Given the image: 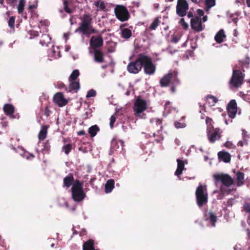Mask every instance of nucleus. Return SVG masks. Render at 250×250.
Instances as JSON below:
<instances>
[{"label":"nucleus","instance_id":"61","mask_svg":"<svg viewBox=\"0 0 250 250\" xmlns=\"http://www.w3.org/2000/svg\"><path fill=\"white\" fill-rule=\"evenodd\" d=\"M77 134L79 136L84 135L85 134V132L84 130H82L78 131L77 133Z\"/></svg>","mask_w":250,"mask_h":250},{"label":"nucleus","instance_id":"53","mask_svg":"<svg viewBox=\"0 0 250 250\" xmlns=\"http://www.w3.org/2000/svg\"><path fill=\"white\" fill-rule=\"evenodd\" d=\"M17 0H6L7 4L11 7H14L15 3Z\"/></svg>","mask_w":250,"mask_h":250},{"label":"nucleus","instance_id":"60","mask_svg":"<svg viewBox=\"0 0 250 250\" xmlns=\"http://www.w3.org/2000/svg\"><path fill=\"white\" fill-rule=\"evenodd\" d=\"M37 7V4H31L28 6V9L30 11H32L33 9H36Z\"/></svg>","mask_w":250,"mask_h":250},{"label":"nucleus","instance_id":"34","mask_svg":"<svg viewBox=\"0 0 250 250\" xmlns=\"http://www.w3.org/2000/svg\"><path fill=\"white\" fill-rule=\"evenodd\" d=\"M69 84L70 90H78L80 89V83L78 81H71Z\"/></svg>","mask_w":250,"mask_h":250},{"label":"nucleus","instance_id":"42","mask_svg":"<svg viewBox=\"0 0 250 250\" xmlns=\"http://www.w3.org/2000/svg\"><path fill=\"white\" fill-rule=\"evenodd\" d=\"M15 19V16H11L8 21V26L11 29L14 28Z\"/></svg>","mask_w":250,"mask_h":250},{"label":"nucleus","instance_id":"47","mask_svg":"<svg viewBox=\"0 0 250 250\" xmlns=\"http://www.w3.org/2000/svg\"><path fill=\"white\" fill-rule=\"evenodd\" d=\"M224 146L229 149L234 148L235 147V146H234L233 144L229 141H227L225 143Z\"/></svg>","mask_w":250,"mask_h":250},{"label":"nucleus","instance_id":"58","mask_svg":"<svg viewBox=\"0 0 250 250\" xmlns=\"http://www.w3.org/2000/svg\"><path fill=\"white\" fill-rule=\"evenodd\" d=\"M25 157L27 159H32L35 157V156L33 154L28 153L27 155L25 154Z\"/></svg>","mask_w":250,"mask_h":250},{"label":"nucleus","instance_id":"39","mask_svg":"<svg viewBox=\"0 0 250 250\" xmlns=\"http://www.w3.org/2000/svg\"><path fill=\"white\" fill-rule=\"evenodd\" d=\"M205 4L206 8L209 9L215 5V0H205Z\"/></svg>","mask_w":250,"mask_h":250},{"label":"nucleus","instance_id":"17","mask_svg":"<svg viewBox=\"0 0 250 250\" xmlns=\"http://www.w3.org/2000/svg\"><path fill=\"white\" fill-rule=\"evenodd\" d=\"M150 123L151 127L157 131L158 134H160L163 128L162 120L158 118H152L150 120Z\"/></svg>","mask_w":250,"mask_h":250},{"label":"nucleus","instance_id":"51","mask_svg":"<svg viewBox=\"0 0 250 250\" xmlns=\"http://www.w3.org/2000/svg\"><path fill=\"white\" fill-rule=\"evenodd\" d=\"M180 23L183 26L184 28L187 29L188 27V23L185 22L184 19L182 18L180 21Z\"/></svg>","mask_w":250,"mask_h":250},{"label":"nucleus","instance_id":"28","mask_svg":"<svg viewBox=\"0 0 250 250\" xmlns=\"http://www.w3.org/2000/svg\"><path fill=\"white\" fill-rule=\"evenodd\" d=\"M50 41L51 38L48 35L43 34L40 42L42 46H47L48 43L50 42Z\"/></svg>","mask_w":250,"mask_h":250},{"label":"nucleus","instance_id":"63","mask_svg":"<svg viewBox=\"0 0 250 250\" xmlns=\"http://www.w3.org/2000/svg\"><path fill=\"white\" fill-rule=\"evenodd\" d=\"M100 3H101V2L100 1H97L95 2L94 5H95L96 7H99Z\"/></svg>","mask_w":250,"mask_h":250},{"label":"nucleus","instance_id":"24","mask_svg":"<svg viewBox=\"0 0 250 250\" xmlns=\"http://www.w3.org/2000/svg\"><path fill=\"white\" fill-rule=\"evenodd\" d=\"M207 221H209L212 227L215 226V223L217 221V216L215 212L209 211L208 213V217L206 219Z\"/></svg>","mask_w":250,"mask_h":250},{"label":"nucleus","instance_id":"35","mask_svg":"<svg viewBox=\"0 0 250 250\" xmlns=\"http://www.w3.org/2000/svg\"><path fill=\"white\" fill-rule=\"evenodd\" d=\"M243 210L247 213H250L248 216V223L250 224V202H246L243 205Z\"/></svg>","mask_w":250,"mask_h":250},{"label":"nucleus","instance_id":"32","mask_svg":"<svg viewBox=\"0 0 250 250\" xmlns=\"http://www.w3.org/2000/svg\"><path fill=\"white\" fill-rule=\"evenodd\" d=\"M227 192L226 189L223 187H221L220 190H215L213 191V193H218V195L217 196V199L218 200H221L223 198L224 196L225 193Z\"/></svg>","mask_w":250,"mask_h":250},{"label":"nucleus","instance_id":"33","mask_svg":"<svg viewBox=\"0 0 250 250\" xmlns=\"http://www.w3.org/2000/svg\"><path fill=\"white\" fill-rule=\"evenodd\" d=\"M161 23V21L160 18L157 17L156 18L152 23L150 24L149 29L150 30H154L156 29V28L160 25Z\"/></svg>","mask_w":250,"mask_h":250},{"label":"nucleus","instance_id":"19","mask_svg":"<svg viewBox=\"0 0 250 250\" xmlns=\"http://www.w3.org/2000/svg\"><path fill=\"white\" fill-rule=\"evenodd\" d=\"M94 59L97 62L102 63L104 62V53L99 49L94 50Z\"/></svg>","mask_w":250,"mask_h":250},{"label":"nucleus","instance_id":"38","mask_svg":"<svg viewBox=\"0 0 250 250\" xmlns=\"http://www.w3.org/2000/svg\"><path fill=\"white\" fill-rule=\"evenodd\" d=\"M72 144H68L66 145H64L62 147V150L63 151L65 154L68 155L70 152L71 151L72 149Z\"/></svg>","mask_w":250,"mask_h":250},{"label":"nucleus","instance_id":"5","mask_svg":"<svg viewBox=\"0 0 250 250\" xmlns=\"http://www.w3.org/2000/svg\"><path fill=\"white\" fill-rule=\"evenodd\" d=\"M237 65L233 68L232 76L229 81V84L235 88L241 87L245 78V74L241 70L237 69Z\"/></svg>","mask_w":250,"mask_h":250},{"label":"nucleus","instance_id":"25","mask_svg":"<svg viewBox=\"0 0 250 250\" xmlns=\"http://www.w3.org/2000/svg\"><path fill=\"white\" fill-rule=\"evenodd\" d=\"M244 173L241 171H238L236 174V185L240 187L244 184Z\"/></svg>","mask_w":250,"mask_h":250},{"label":"nucleus","instance_id":"3","mask_svg":"<svg viewBox=\"0 0 250 250\" xmlns=\"http://www.w3.org/2000/svg\"><path fill=\"white\" fill-rule=\"evenodd\" d=\"M72 198L76 202L83 201L86 197V194L83 191V183L79 180H75L71 188Z\"/></svg>","mask_w":250,"mask_h":250},{"label":"nucleus","instance_id":"56","mask_svg":"<svg viewBox=\"0 0 250 250\" xmlns=\"http://www.w3.org/2000/svg\"><path fill=\"white\" fill-rule=\"evenodd\" d=\"M30 35L33 37H38L39 35V32L36 31H31Z\"/></svg>","mask_w":250,"mask_h":250},{"label":"nucleus","instance_id":"13","mask_svg":"<svg viewBox=\"0 0 250 250\" xmlns=\"http://www.w3.org/2000/svg\"><path fill=\"white\" fill-rule=\"evenodd\" d=\"M90 47L93 50H97L103 46L104 41L101 35L98 36H92L89 41Z\"/></svg>","mask_w":250,"mask_h":250},{"label":"nucleus","instance_id":"59","mask_svg":"<svg viewBox=\"0 0 250 250\" xmlns=\"http://www.w3.org/2000/svg\"><path fill=\"white\" fill-rule=\"evenodd\" d=\"M197 14L200 16L199 17L204 16V12L203 10L198 9L197 11Z\"/></svg>","mask_w":250,"mask_h":250},{"label":"nucleus","instance_id":"23","mask_svg":"<svg viewBox=\"0 0 250 250\" xmlns=\"http://www.w3.org/2000/svg\"><path fill=\"white\" fill-rule=\"evenodd\" d=\"M177 168L175 172V174L177 176L180 175L183 172V170L185 168L184 162L180 159H177Z\"/></svg>","mask_w":250,"mask_h":250},{"label":"nucleus","instance_id":"64","mask_svg":"<svg viewBox=\"0 0 250 250\" xmlns=\"http://www.w3.org/2000/svg\"><path fill=\"white\" fill-rule=\"evenodd\" d=\"M193 15L192 12H191L190 11L188 12V18H190L193 17Z\"/></svg>","mask_w":250,"mask_h":250},{"label":"nucleus","instance_id":"62","mask_svg":"<svg viewBox=\"0 0 250 250\" xmlns=\"http://www.w3.org/2000/svg\"><path fill=\"white\" fill-rule=\"evenodd\" d=\"M246 134H247V131H245V130H242V136H243V139H244V138L246 139V137L247 136V135Z\"/></svg>","mask_w":250,"mask_h":250},{"label":"nucleus","instance_id":"40","mask_svg":"<svg viewBox=\"0 0 250 250\" xmlns=\"http://www.w3.org/2000/svg\"><path fill=\"white\" fill-rule=\"evenodd\" d=\"M249 65V63L248 62H247L246 61H239V65H237L238 66L237 69H239L240 70L241 69L243 71H244V68L248 67Z\"/></svg>","mask_w":250,"mask_h":250},{"label":"nucleus","instance_id":"44","mask_svg":"<svg viewBox=\"0 0 250 250\" xmlns=\"http://www.w3.org/2000/svg\"><path fill=\"white\" fill-rule=\"evenodd\" d=\"M63 4L64 10L67 13H71L72 12V11L70 8L68 7V1L66 0H64L63 1Z\"/></svg>","mask_w":250,"mask_h":250},{"label":"nucleus","instance_id":"54","mask_svg":"<svg viewBox=\"0 0 250 250\" xmlns=\"http://www.w3.org/2000/svg\"><path fill=\"white\" fill-rule=\"evenodd\" d=\"M51 113V111L49 109L48 106H46L44 109V114L47 117H48Z\"/></svg>","mask_w":250,"mask_h":250},{"label":"nucleus","instance_id":"46","mask_svg":"<svg viewBox=\"0 0 250 250\" xmlns=\"http://www.w3.org/2000/svg\"><path fill=\"white\" fill-rule=\"evenodd\" d=\"M248 145V140L247 139H243V141H240L237 143V146H247Z\"/></svg>","mask_w":250,"mask_h":250},{"label":"nucleus","instance_id":"21","mask_svg":"<svg viewBox=\"0 0 250 250\" xmlns=\"http://www.w3.org/2000/svg\"><path fill=\"white\" fill-rule=\"evenodd\" d=\"M3 110L5 114L9 116H12L15 112L14 106L9 104H5L3 107Z\"/></svg>","mask_w":250,"mask_h":250},{"label":"nucleus","instance_id":"57","mask_svg":"<svg viewBox=\"0 0 250 250\" xmlns=\"http://www.w3.org/2000/svg\"><path fill=\"white\" fill-rule=\"evenodd\" d=\"M179 40V38L173 36L171 39V42L173 43H177Z\"/></svg>","mask_w":250,"mask_h":250},{"label":"nucleus","instance_id":"30","mask_svg":"<svg viewBox=\"0 0 250 250\" xmlns=\"http://www.w3.org/2000/svg\"><path fill=\"white\" fill-rule=\"evenodd\" d=\"M121 36L123 38L127 40L132 36L131 31L128 28L122 29Z\"/></svg>","mask_w":250,"mask_h":250},{"label":"nucleus","instance_id":"9","mask_svg":"<svg viewBox=\"0 0 250 250\" xmlns=\"http://www.w3.org/2000/svg\"><path fill=\"white\" fill-rule=\"evenodd\" d=\"M143 66H144V71L146 74L152 75L156 70L155 66L152 62L151 59L144 54L143 56Z\"/></svg>","mask_w":250,"mask_h":250},{"label":"nucleus","instance_id":"4","mask_svg":"<svg viewBox=\"0 0 250 250\" xmlns=\"http://www.w3.org/2000/svg\"><path fill=\"white\" fill-rule=\"evenodd\" d=\"M196 203L199 207L201 208L208 203V194L207 187L200 184L195 191Z\"/></svg>","mask_w":250,"mask_h":250},{"label":"nucleus","instance_id":"7","mask_svg":"<svg viewBox=\"0 0 250 250\" xmlns=\"http://www.w3.org/2000/svg\"><path fill=\"white\" fill-rule=\"evenodd\" d=\"M114 13L117 18L121 21H127L130 15L126 7L122 5H117L114 8Z\"/></svg>","mask_w":250,"mask_h":250},{"label":"nucleus","instance_id":"27","mask_svg":"<svg viewBox=\"0 0 250 250\" xmlns=\"http://www.w3.org/2000/svg\"><path fill=\"white\" fill-rule=\"evenodd\" d=\"M48 126L46 125L42 126L41 130L38 134V138L40 140H43L46 137L47 133Z\"/></svg>","mask_w":250,"mask_h":250},{"label":"nucleus","instance_id":"8","mask_svg":"<svg viewBox=\"0 0 250 250\" xmlns=\"http://www.w3.org/2000/svg\"><path fill=\"white\" fill-rule=\"evenodd\" d=\"M136 117H140V114L147 109V103L145 100L138 97L135 101L133 107Z\"/></svg>","mask_w":250,"mask_h":250},{"label":"nucleus","instance_id":"6","mask_svg":"<svg viewBox=\"0 0 250 250\" xmlns=\"http://www.w3.org/2000/svg\"><path fill=\"white\" fill-rule=\"evenodd\" d=\"M143 54H139L135 61L128 64L127 68L129 73L137 74L141 70L143 66Z\"/></svg>","mask_w":250,"mask_h":250},{"label":"nucleus","instance_id":"41","mask_svg":"<svg viewBox=\"0 0 250 250\" xmlns=\"http://www.w3.org/2000/svg\"><path fill=\"white\" fill-rule=\"evenodd\" d=\"M206 98L207 100L211 99L212 100L211 102H209V103L210 104L211 106L214 105V104L218 102V99L216 98V97L211 95H207Z\"/></svg>","mask_w":250,"mask_h":250},{"label":"nucleus","instance_id":"22","mask_svg":"<svg viewBox=\"0 0 250 250\" xmlns=\"http://www.w3.org/2000/svg\"><path fill=\"white\" fill-rule=\"evenodd\" d=\"M226 38V35L223 29L220 30L215 35L214 40L218 43L223 42L224 39Z\"/></svg>","mask_w":250,"mask_h":250},{"label":"nucleus","instance_id":"11","mask_svg":"<svg viewBox=\"0 0 250 250\" xmlns=\"http://www.w3.org/2000/svg\"><path fill=\"white\" fill-rule=\"evenodd\" d=\"M207 136L210 143H214L219 140L222 136V131L219 128L207 129Z\"/></svg>","mask_w":250,"mask_h":250},{"label":"nucleus","instance_id":"16","mask_svg":"<svg viewBox=\"0 0 250 250\" xmlns=\"http://www.w3.org/2000/svg\"><path fill=\"white\" fill-rule=\"evenodd\" d=\"M237 104L235 100H231L227 105L228 114L229 116L233 118L236 115L237 112Z\"/></svg>","mask_w":250,"mask_h":250},{"label":"nucleus","instance_id":"37","mask_svg":"<svg viewBox=\"0 0 250 250\" xmlns=\"http://www.w3.org/2000/svg\"><path fill=\"white\" fill-rule=\"evenodd\" d=\"M80 75L79 71L78 69L74 70L70 75L69 78V81H76V79Z\"/></svg>","mask_w":250,"mask_h":250},{"label":"nucleus","instance_id":"14","mask_svg":"<svg viewBox=\"0 0 250 250\" xmlns=\"http://www.w3.org/2000/svg\"><path fill=\"white\" fill-rule=\"evenodd\" d=\"M191 28L196 32L202 31L204 29L205 25H203L200 17H196L190 20Z\"/></svg>","mask_w":250,"mask_h":250},{"label":"nucleus","instance_id":"12","mask_svg":"<svg viewBox=\"0 0 250 250\" xmlns=\"http://www.w3.org/2000/svg\"><path fill=\"white\" fill-rule=\"evenodd\" d=\"M188 9V4L186 0H178L176 6V14L181 17L185 16Z\"/></svg>","mask_w":250,"mask_h":250},{"label":"nucleus","instance_id":"1","mask_svg":"<svg viewBox=\"0 0 250 250\" xmlns=\"http://www.w3.org/2000/svg\"><path fill=\"white\" fill-rule=\"evenodd\" d=\"M81 21L79 27L75 30V32L82 33L85 35L97 33V30L92 26V17L90 14H84L80 18Z\"/></svg>","mask_w":250,"mask_h":250},{"label":"nucleus","instance_id":"18","mask_svg":"<svg viewBox=\"0 0 250 250\" xmlns=\"http://www.w3.org/2000/svg\"><path fill=\"white\" fill-rule=\"evenodd\" d=\"M218 157L220 160L226 163L229 162L231 159L230 154L224 151H221L218 153Z\"/></svg>","mask_w":250,"mask_h":250},{"label":"nucleus","instance_id":"29","mask_svg":"<svg viewBox=\"0 0 250 250\" xmlns=\"http://www.w3.org/2000/svg\"><path fill=\"white\" fill-rule=\"evenodd\" d=\"M83 250H95L94 248V241L90 239L85 242L83 245Z\"/></svg>","mask_w":250,"mask_h":250},{"label":"nucleus","instance_id":"26","mask_svg":"<svg viewBox=\"0 0 250 250\" xmlns=\"http://www.w3.org/2000/svg\"><path fill=\"white\" fill-rule=\"evenodd\" d=\"M114 188V181L113 179L108 180L105 185V192L108 193L111 192Z\"/></svg>","mask_w":250,"mask_h":250},{"label":"nucleus","instance_id":"31","mask_svg":"<svg viewBox=\"0 0 250 250\" xmlns=\"http://www.w3.org/2000/svg\"><path fill=\"white\" fill-rule=\"evenodd\" d=\"M100 130L99 127L97 125H95L91 126L88 129V133L91 137H93L97 134V132Z\"/></svg>","mask_w":250,"mask_h":250},{"label":"nucleus","instance_id":"2","mask_svg":"<svg viewBox=\"0 0 250 250\" xmlns=\"http://www.w3.org/2000/svg\"><path fill=\"white\" fill-rule=\"evenodd\" d=\"M162 87H167L170 85V91L175 93L176 87L180 84V81L178 78V72L176 71H170L164 75L160 81Z\"/></svg>","mask_w":250,"mask_h":250},{"label":"nucleus","instance_id":"45","mask_svg":"<svg viewBox=\"0 0 250 250\" xmlns=\"http://www.w3.org/2000/svg\"><path fill=\"white\" fill-rule=\"evenodd\" d=\"M96 95V92L94 89H90L89 90L86 94V98H90L92 97H94Z\"/></svg>","mask_w":250,"mask_h":250},{"label":"nucleus","instance_id":"52","mask_svg":"<svg viewBox=\"0 0 250 250\" xmlns=\"http://www.w3.org/2000/svg\"><path fill=\"white\" fill-rule=\"evenodd\" d=\"M56 87L58 88L62 89L63 88H65V86L64 84L61 81H58L56 84Z\"/></svg>","mask_w":250,"mask_h":250},{"label":"nucleus","instance_id":"48","mask_svg":"<svg viewBox=\"0 0 250 250\" xmlns=\"http://www.w3.org/2000/svg\"><path fill=\"white\" fill-rule=\"evenodd\" d=\"M116 117L115 115H112L110 119V126L111 128L113 127V125L116 121Z\"/></svg>","mask_w":250,"mask_h":250},{"label":"nucleus","instance_id":"43","mask_svg":"<svg viewBox=\"0 0 250 250\" xmlns=\"http://www.w3.org/2000/svg\"><path fill=\"white\" fill-rule=\"evenodd\" d=\"M206 122L207 125V129H213L214 128L212 125L213 121L212 119L209 118L208 117H207L206 119Z\"/></svg>","mask_w":250,"mask_h":250},{"label":"nucleus","instance_id":"55","mask_svg":"<svg viewBox=\"0 0 250 250\" xmlns=\"http://www.w3.org/2000/svg\"><path fill=\"white\" fill-rule=\"evenodd\" d=\"M99 8L100 10H104L105 9V5L104 1L101 2Z\"/></svg>","mask_w":250,"mask_h":250},{"label":"nucleus","instance_id":"10","mask_svg":"<svg viewBox=\"0 0 250 250\" xmlns=\"http://www.w3.org/2000/svg\"><path fill=\"white\" fill-rule=\"evenodd\" d=\"M213 177L216 183L221 182L226 187H229L233 184V180L228 174H218L214 175Z\"/></svg>","mask_w":250,"mask_h":250},{"label":"nucleus","instance_id":"15","mask_svg":"<svg viewBox=\"0 0 250 250\" xmlns=\"http://www.w3.org/2000/svg\"><path fill=\"white\" fill-rule=\"evenodd\" d=\"M54 103L59 107H62L66 105L68 101L65 99L62 93L58 92L55 94L53 97Z\"/></svg>","mask_w":250,"mask_h":250},{"label":"nucleus","instance_id":"20","mask_svg":"<svg viewBox=\"0 0 250 250\" xmlns=\"http://www.w3.org/2000/svg\"><path fill=\"white\" fill-rule=\"evenodd\" d=\"M75 181L73 175L72 174H69L63 178V187L68 188L73 186Z\"/></svg>","mask_w":250,"mask_h":250},{"label":"nucleus","instance_id":"49","mask_svg":"<svg viewBox=\"0 0 250 250\" xmlns=\"http://www.w3.org/2000/svg\"><path fill=\"white\" fill-rule=\"evenodd\" d=\"M50 145L49 143V141L47 140L46 141V142L44 144L43 149L48 151L50 150Z\"/></svg>","mask_w":250,"mask_h":250},{"label":"nucleus","instance_id":"50","mask_svg":"<svg viewBox=\"0 0 250 250\" xmlns=\"http://www.w3.org/2000/svg\"><path fill=\"white\" fill-rule=\"evenodd\" d=\"M174 125L175 127L179 128H183L185 127L186 125L185 123H180L178 122H175L174 123Z\"/></svg>","mask_w":250,"mask_h":250},{"label":"nucleus","instance_id":"36","mask_svg":"<svg viewBox=\"0 0 250 250\" xmlns=\"http://www.w3.org/2000/svg\"><path fill=\"white\" fill-rule=\"evenodd\" d=\"M25 0H20L19 4L17 6L18 12L19 14H21L23 13L24 6L25 4Z\"/></svg>","mask_w":250,"mask_h":250}]
</instances>
